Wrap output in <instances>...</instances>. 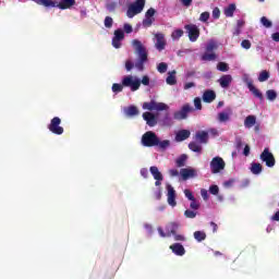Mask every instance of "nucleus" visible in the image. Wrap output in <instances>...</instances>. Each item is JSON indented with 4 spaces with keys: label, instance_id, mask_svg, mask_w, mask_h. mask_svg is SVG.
<instances>
[{
    "label": "nucleus",
    "instance_id": "1",
    "mask_svg": "<svg viewBox=\"0 0 279 279\" xmlns=\"http://www.w3.org/2000/svg\"><path fill=\"white\" fill-rule=\"evenodd\" d=\"M132 46L137 56V60H136L135 64L131 60H128L125 62L126 71L133 70L134 66H135V69H137V71H145V62H147V60H148L147 48H145L143 43H141V40H138V39H133Z\"/></svg>",
    "mask_w": 279,
    "mask_h": 279
},
{
    "label": "nucleus",
    "instance_id": "18",
    "mask_svg": "<svg viewBox=\"0 0 279 279\" xmlns=\"http://www.w3.org/2000/svg\"><path fill=\"white\" fill-rule=\"evenodd\" d=\"M143 119L146 121L149 128H154L157 125L158 121L156 120V116L149 111L143 113Z\"/></svg>",
    "mask_w": 279,
    "mask_h": 279
},
{
    "label": "nucleus",
    "instance_id": "21",
    "mask_svg": "<svg viewBox=\"0 0 279 279\" xmlns=\"http://www.w3.org/2000/svg\"><path fill=\"white\" fill-rule=\"evenodd\" d=\"M218 84H220L221 88H230V84H232V75L225 74L218 80Z\"/></svg>",
    "mask_w": 279,
    "mask_h": 279
},
{
    "label": "nucleus",
    "instance_id": "16",
    "mask_svg": "<svg viewBox=\"0 0 279 279\" xmlns=\"http://www.w3.org/2000/svg\"><path fill=\"white\" fill-rule=\"evenodd\" d=\"M155 38H156V49L158 50V51H162V50H165V47H167V41L165 40V34H162V33H157L156 35H155Z\"/></svg>",
    "mask_w": 279,
    "mask_h": 279
},
{
    "label": "nucleus",
    "instance_id": "27",
    "mask_svg": "<svg viewBox=\"0 0 279 279\" xmlns=\"http://www.w3.org/2000/svg\"><path fill=\"white\" fill-rule=\"evenodd\" d=\"M251 172L254 175H260V173H263V165H260L258 162H252L251 163Z\"/></svg>",
    "mask_w": 279,
    "mask_h": 279
},
{
    "label": "nucleus",
    "instance_id": "53",
    "mask_svg": "<svg viewBox=\"0 0 279 279\" xmlns=\"http://www.w3.org/2000/svg\"><path fill=\"white\" fill-rule=\"evenodd\" d=\"M208 19H210V13H208V12H203L199 16V21H202L203 23H206V21H208Z\"/></svg>",
    "mask_w": 279,
    "mask_h": 279
},
{
    "label": "nucleus",
    "instance_id": "29",
    "mask_svg": "<svg viewBox=\"0 0 279 279\" xmlns=\"http://www.w3.org/2000/svg\"><path fill=\"white\" fill-rule=\"evenodd\" d=\"M234 12H236V4L231 3L227 8H225V16L232 17L234 16Z\"/></svg>",
    "mask_w": 279,
    "mask_h": 279
},
{
    "label": "nucleus",
    "instance_id": "14",
    "mask_svg": "<svg viewBox=\"0 0 279 279\" xmlns=\"http://www.w3.org/2000/svg\"><path fill=\"white\" fill-rule=\"evenodd\" d=\"M246 86L254 97H256L259 101H263V93H260V90L254 86V82L252 80H246Z\"/></svg>",
    "mask_w": 279,
    "mask_h": 279
},
{
    "label": "nucleus",
    "instance_id": "3",
    "mask_svg": "<svg viewBox=\"0 0 279 279\" xmlns=\"http://www.w3.org/2000/svg\"><path fill=\"white\" fill-rule=\"evenodd\" d=\"M145 9V0H135L133 3H131L126 10V16L129 19H134L136 14H141L143 10Z\"/></svg>",
    "mask_w": 279,
    "mask_h": 279
},
{
    "label": "nucleus",
    "instance_id": "52",
    "mask_svg": "<svg viewBox=\"0 0 279 279\" xmlns=\"http://www.w3.org/2000/svg\"><path fill=\"white\" fill-rule=\"evenodd\" d=\"M241 47H243V49H251L252 48V43L248 39H244L241 43Z\"/></svg>",
    "mask_w": 279,
    "mask_h": 279
},
{
    "label": "nucleus",
    "instance_id": "26",
    "mask_svg": "<svg viewBox=\"0 0 279 279\" xmlns=\"http://www.w3.org/2000/svg\"><path fill=\"white\" fill-rule=\"evenodd\" d=\"M149 171H150L154 180H165V177H162V172H160V170H158V167L153 166L149 168Z\"/></svg>",
    "mask_w": 279,
    "mask_h": 279
},
{
    "label": "nucleus",
    "instance_id": "60",
    "mask_svg": "<svg viewBox=\"0 0 279 279\" xmlns=\"http://www.w3.org/2000/svg\"><path fill=\"white\" fill-rule=\"evenodd\" d=\"M201 195L205 202H208V191L206 189L201 190Z\"/></svg>",
    "mask_w": 279,
    "mask_h": 279
},
{
    "label": "nucleus",
    "instance_id": "6",
    "mask_svg": "<svg viewBox=\"0 0 279 279\" xmlns=\"http://www.w3.org/2000/svg\"><path fill=\"white\" fill-rule=\"evenodd\" d=\"M191 112H195V109L190 104H185L179 111L173 113V119L175 121H184V119H189Z\"/></svg>",
    "mask_w": 279,
    "mask_h": 279
},
{
    "label": "nucleus",
    "instance_id": "45",
    "mask_svg": "<svg viewBox=\"0 0 279 279\" xmlns=\"http://www.w3.org/2000/svg\"><path fill=\"white\" fill-rule=\"evenodd\" d=\"M112 93H123V84L114 83L112 85Z\"/></svg>",
    "mask_w": 279,
    "mask_h": 279
},
{
    "label": "nucleus",
    "instance_id": "42",
    "mask_svg": "<svg viewBox=\"0 0 279 279\" xmlns=\"http://www.w3.org/2000/svg\"><path fill=\"white\" fill-rule=\"evenodd\" d=\"M169 145H171V142L169 140H165L161 141L159 140L158 145H156V147H159V149H167V147H169Z\"/></svg>",
    "mask_w": 279,
    "mask_h": 279
},
{
    "label": "nucleus",
    "instance_id": "63",
    "mask_svg": "<svg viewBox=\"0 0 279 279\" xmlns=\"http://www.w3.org/2000/svg\"><path fill=\"white\" fill-rule=\"evenodd\" d=\"M172 236L174 238V241H186V238H184L182 234H178V232Z\"/></svg>",
    "mask_w": 279,
    "mask_h": 279
},
{
    "label": "nucleus",
    "instance_id": "36",
    "mask_svg": "<svg viewBox=\"0 0 279 279\" xmlns=\"http://www.w3.org/2000/svg\"><path fill=\"white\" fill-rule=\"evenodd\" d=\"M156 22V17H149L145 15V19L142 22L143 27H151L154 23Z\"/></svg>",
    "mask_w": 279,
    "mask_h": 279
},
{
    "label": "nucleus",
    "instance_id": "40",
    "mask_svg": "<svg viewBox=\"0 0 279 279\" xmlns=\"http://www.w3.org/2000/svg\"><path fill=\"white\" fill-rule=\"evenodd\" d=\"M217 69H218V71H221L222 73L230 71V66H228V63H226V62H219L217 64Z\"/></svg>",
    "mask_w": 279,
    "mask_h": 279
},
{
    "label": "nucleus",
    "instance_id": "39",
    "mask_svg": "<svg viewBox=\"0 0 279 279\" xmlns=\"http://www.w3.org/2000/svg\"><path fill=\"white\" fill-rule=\"evenodd\" d=\"M266 97L269 99V101H275L276 97H278V94L274 89H268L266 92Z\"/></svg>",
    "mask_w": 279,
    "mask_h": 279
},
{
    "label": "nucleus",
    "instance_id": "64",
    "mask_svg": "<svg viewBox=\"0 0 279 279\" xmlns=\"http://www.w3.org/2000/svg\"><path fill=\"white\" fill-rule=\"evenodd\" d=\"M271 38H272V40H275V43H279V33L277 32V33H274L272 35H271Z\"/></svg>",
    "mask_w": 279,
    "mask_h": 279
},
{
    "label": "nucleus",
    "instance_id": "44",
    "mask_svg": "<svg viewBox=\"0 0 279 279\" xmlns=\"http://www.w3.org/2000/svg\"><path fill=\"white\" fill-rule=\"evenodd\" d=\"M260 23L262 25H264V27H267V28L272 27L274 25L271 21H269V19H267L266 16L260 17Z\"/></svg>",
    "mask_w": 279,
    "mask_h": 279
},
{
    "label": "nucleus",
    "instance_id": "57",
    "mask_svg": "<svg viewBox=\"0 0 279 279\" xmlns=\"http://www.w3.org/2000/svg\"><path fill=\"white\" fill-rule=\"evenodd\" d=\"M168 173L170 178H178V175H180V171H178V169H170Z\"/></svg>",
    "mask_w": 279,
    "mask_h": 279
},
{
    "label": "nucleus",
    "instance_id": "51",
    "mask_svg": "<svg viewBox=\"0 0 279 279\" xmlns=\"http://www.w3.org/2000/svg\"><path fill=\"white\" fill-rule=\"evenodd\" d=\"M209 193H210L211 195H219V186H218V185H211V186L209 187Z\"/></svg>",
    "mask_w": 279,
    "mask_h": 279
},
{
    "label": "nucleus",
    "instance_id": "13",
    "mask_svg": "<svg viewBox=\"0 0 279 279\" xmlns=\"http://www.w3.org/2000/svg\"><path fill=\"white\" fill-rule=\"evenodd\" d=\"M182 180H191V178H197V170L193 168H182L180 170Z\"/></svg>",
    "mask_w": 279,
    "mask_h": 279
},
{
    "label": "nucleus",
    "instance_id": "43",
    "mask_svg": "<svg viewBox=\"0 0 279 279\" xmlns=\"http://www.w3.org/2000/svg\"><path fill=\"white\" fill-rule=\"evenodd\" d=\"M199 201H197L196 198L192 199L191 203H190V208L192 210H199Z\"/></svg>",
    "mask_w": 279,
    "mask_h": 279
},
{
    "label": "nucleus",
    "instance_id": "46",
    "mask_svg": "<svg viewBox=\"0 0 279 279\" xmlns=\"http://www.w3.org/2000/svg\"><path fill=\"white\" fill-rule=\"evenodd\" d=\"M168 65L165 62L158 64L157 70L159 73H167Z\"/></svg>",
    "mask_w": 279,
    "mask_h": 279
},
{
    "label": "nucleus",
    "instance_id": "35",
    "mask_svg": "<svg viewBox=\"0 0 279 279\" xmlns=\"http://www.w3.org/2000/svg\"><path fill=\"white\" fill-rule=\"evenodd\" d=\"M184 36V31L182 28L174 29L171 34L172 40H180Z\"/></svg>",
    "mask_w": 279,
    "mask_h": 279
},
{
    "label": "nucleus",
    "instance_id": "48",
    "mask_svg": "<svg viewBox=\"0 0 279 279\" xmlns=\"http://www.w3.org/2000/svg\"><path fill=\"white\" fill-rule=\"evenodd\" d=\"M113 23H114V21L112 20V17H110V16L105 17V27H107L108 29H110V27H112Z\"/></svg>",
    "mask_w": 279,
    "mask_h": 279
},
{
    "label": "nucleus",
    "instance_id": "38",
    "mask_svg": "<svg viewBox=\"0 0 279 279\" xmlns=\"http://www.w3.org/2000/svg\"><path fill=\"white\" fill-rule=\"evenodd\" d=\"M184 217H186V219H195L197 217V211H195V209H186L184 211Z\"/></svg>",
    "mask_w": 279,
    "mask_h": 279
},
{
    "label": "nucleus",
    "instance_id": "61",
    "mask_svg": "<svg viewBox=\"0 0 279 279\" xmlns=\"http://www.w3.org/2000/svg\"><path fill=\"white\" fill-rule=\"evenodd\" d=\"M234 182H235L234 179H230V180H228V181H226V182L223 183V186H226V189H230V186H233V185H234Z\"/></svg>",
    "mask_w": 279,
    "mask_h": 279
},
{
    "label": "nucleus",
    "instance_id": "55",
    "mask_svg": "<svg viewBox=\"0 0 279 279\" xmlns=\"http://www.w3.org/2000/svg\"><path fill=\"white\" fill-rule=\"evenodd\" d=\"M184 195L187 199H190V202L195 199V196L193 195V192H191V190H184Z\"/></svg>",
    "mask_w": 279,
    "mask_h": 279
},
{
    "label": "nucleus",
    "instance_id": "56",
    "mask_svg": "<svg viewBox=\"0 0 279 279\" xmlns=\"http://www.w3.org/2000/svg\"><path fill=\"white\" fill-rule=\"evenodd\" d=\"M157 230L159 232V236H161L162 239H166V236H170V233H168L167 231L165 232L161 227H158Z\"/></svg>",
    "mask_w": 279,
    "mask_h": 279
},
{
    "label": "nucleus",
    "instance_id": "5",
    "mask_svg": "<svg viewBox=\"0 0 279 279\" xmlns=\"http://www.w3.org/2000/svg\"><path fill=\"white\" fill-rule=\"evenodd\" d=\"M62 119L59 117H54L50 120V123L48 124V130L52 134H56L57 136H62L64 134V128L61 126Z\"/></svg>",
    "mask_w": 279,
    "mask_h": 279
},
{
    "label": "nucleus",
    "instance_id": "54",
    "mask_svg": "<svg viewBox=\"0 0 279 279\" xmlns=\"http://www.w3.org/2000/svg\"><path fill=\"white\" fill-rule=\"evenodd\" d=\"M123 29H124L125 34H132V32H134V28L132 27V25L128 24V23H125L123 25Z\"/></svg>",
    "mask_w": 279,
    "mask_h": 279
},
{
    "label": "nucleus",
    "instance_id": "9",
    "mask_svg": "<svg viewBox=\"0 0 279 279\" xmlns=\"http://www.w3.org/2000/svg\"><path fill=\"white\" fill-rule=\"evenodd\" d=\"M209 167H210L211 173L214 174L221 173V171L226 169V161L223 160V158L217 156L211 159Z\"/></svg>",
    "mask_w": 279,
    "mask_h": 279
},
{
    "label": "nucleus",
    "instance_id": "62",
    "mask_svg": "<svg viewBox=\"0 0 279 279\" xmlns=\"http://www.w3.org/2000/svg\"><path fill=\"white\" fill-rule=\"evenodd\" d=\"M141 84H143L144 86H149V76L144 75L142 77Z\"/></svg>",
    "mask_w": 279,
    "mask_h": 279
},
{
    "label": "nucleus",
    "instance_id": "30",
    "mask_svg": "<svg viewBox=\"0 0 279 279\" xmlns=\"http://www.w3.org/2000/svg\"><path fill=\"white\" fill-rule=\"evenodd\" d=\"M196 140L199 141V143H208V132L206 131H198L196 132Z\"/></svg>",
    "mask_w": 279,
    "mask_h": 279
},
{
    "label": "nucleus",
    "instance_id": "20",
    "mask_svg": "<svg viewBox=\"0 0 279 279\" xmlns=\"http://www.w3.org/2000/svg\"><path fill=\"white\" fill-rule=\"evenodd\" d=\"M215 99H217V94L215 93V90L207 89L204 92L203 101L205 104H213V101H215Z\"/></svg>",
    "mask_w": 279,
    "mask_h": 279
},
{
    "label": "nucleus",
    "instance_id": "12",
    "mask_svg": "<svg viewBox=\"0 0 279 279\" xmlns=\"http://www.w3.org/2000/svg\"><path fill=\"white\" fill-rule=\"evenodd\" d=\"M124 38L125 33L123 32V29H116L112 38V47H114V49H121V40H123Z\"/></svg>",
    "mask_w": 279,
    "mask_h": 279
},
{
    "label": "nucleus",
    "instance_id": "41",
    "mask_svg": "<svg viewBox=\"0 0 279 279\" xmlns=\"http://www.w3.org/2000/svg\"><path fill=\"white\" fill-rule=\"evenodd\" d=\"M267 80H269V73L267 70H264L259 73L258 82H267Z\"/></svg>",
    "mask_w": 279,
    "mask_h": 279
},
{
    "label": "nucleus",
    "instance_id": "59",
    "mask_svg": "<svg viewBox=\"0 0 279 279\" xmlns=\"http://www.w3.org/2000/svg\"><path fill=\"white\" fill-rule=\"evenodd\" d=\"M219 16H221V11L219 10V8H215L213 10V19H219Z\"/></svg>",
    "mask_w": 279,
    "mask_h": 279
},
{
    "label": "nucleus",
    "instance_id": "10",
    "mask_svg": "<svg viewBox=\"0 0 279 279\" xmlns=\"http://www.w3.org/2000/svg\"><path fill=\"white\" fill-rule=\"evenodd\" d=\"M259 158L262 162L266 163V167H276V157H274V154L269 151V148H264Z\"/></svg>",
    "mask_w": 279,
    "mask_h": 279
},
{
    "label": "nucleus",
    "instance_id": "17",
    "mask_svg": "<svg viewBox=\"0 0 279 279\" xmlns=\"http://www.w3.org/2000/svg\"><path fill=\"white\" fill-rule=\"evenodd\" d=\"M230 117H232V108H227L226 111L219 112L217 119L219 123H228L230 121Z\"/></svg>",
    "mask_w": 279,
    "mask_h": 279
},
{
    "label": "nucleus",
    "instance_id": "8",
    "mask_svg": "<svg viewBox=\"0 0 279 279\" xmlns=\"http://www.w3.org/2000/svg\"><path fill=\"white\" fill-rule=\"evenodd\" d=\"M144 110H149L150 112H154L156 110L157 112H162V110H169V106L165 102H157L156 100H150L149 102L143 104Z\"/></svg>",
    "mask_w": 279,
    "mask_h": 279
},
{
    "label": "nucleus",
    "instance_id": "49",
    "mask_svg": "<svg viewBox=\"0 0 279 279\" xmlns=\"http://www.w3.org/2000/svg\"><path fill=\"white\" fill-rule=\"evenodd\" d=\"M108 12H114L117 10V2H108L106 4Z\"/></svg>",
    "mask_w": 279,
    "mask_h": 279
},
{
    "label": "nucleus",
    "instance_id": "33",
    "mask_svg": "<svg viewBox=\"0 0 279 279\" xmlns=\"http://www.w3.org/2000/svg\"><path fill=\"white\" fill-rule=\"evenodd\" d=\"M189 149L195 154H202V145L197 144V142H191L189 144Z\"/></svg>",
    "mask_w": 279,
    "mask_h": 279
},
{
    "label": "nucleus",
    "instance_id": "19",
    "mask_svg": "<svg viewBox=\"0 0 279 279\" xmlns=\"http://www.w3.org/2000/svg\"><path fill=\"white\" fill-rule=\"evenodd\" d=\"M170 250L175 256H184L186 254V250L184 248V245L180 243H174L170 245Z\"/></svg>",
    "mask_w": 279,
    "mask_h": 279
},
{
    "label": "nucleus",
    "instance_id": "22",
    "mask_svg": "<svg viewBox=\"0 0 279 279\" xmlns=\"http://www.w3.org/2000/svg\"><path fill=\"white\" fill-rule=\"evenodd\" d=\"M191 136V131L189 130H181L175 135V141L178 143H182V141H186Z\"/></svg>",
    "mask_w": 279,
    "mask_h": 279
},
{
    "label": "nucleus",
    "instance_id": "37",
    "mask_svg": "<svg viewBox=\"0 0 279 279\" xmlns=\"http://www.w3.org/2000/svg\"><path fill=\"white\" fill-rule=\"evenodd\" d=\"M189 156L186 155H181L179 158H177L175 160V165L177 167H184L186 165V160H187Z\"/></svg>",
    "mask_w": 279,
    "mask_h": 279
},
{
    "label": "nucleus",
    "instance_id": "4",
    "mask_svg": "<svg viewBox=\"0 0 279 279\" xmlns=\"http://www.w3.org/2000/svg\"><path fill=\"white\" fill-rule=\"evenodd\" d=\"M122 86L130 88L132 93H136L141 88V80L132 75L124 76L122 78Z\"/></svg>",
    "mask_w": 279,
    "mask_h": 279
},
{
    "label": "nucleus",
    "instance_id": "25",
    "mask_svg": "<svg viewBox=\"0 0 279 279\" xmlns=\"http://www.w3.org/2000/svg\"><path fill=\"white\" fill-rule=\"evenodd\" d=\"M201 60H203V62H214V60H217V54L215 52L205 51V53L202 54Z\"/></svg>",
    "mask_w": 279,
    "mask_h": 279
},
{
    "label": "nucleus",
    "instance_id": "47",
    "mask_svg": "<svg viewBox=\"0 0 279 279\" xmlns=\"http://www.w3.org/2000/svg\"><path fill=\"white\" fill-rule=\"evenodd\" d=\"M215 49H217V44H215L214 41L207 44V46H206L207 52L213 53V51H215Z\"/></svg>",
    "mask_w": 279,
    "mask_h": 279
},
{
    "label": "nucleus",
    "instance_id": "2",
    "mask_svg": "<svg viewBox=\"0 0 279 279\" xmlns=\"http://www.w3.org/2000/svg\"><path fill=\"white\" fill-rule=\"evenodd\" d=\"M37 5H44V8H59V10H69L75 5V0H33Z\"/></svg>",
    "mask_w": 279,
    "mask_h": 279
},
{
    "label": "nucleus",
    "instance_id": "34",
    "mask_svg": "<svg viewBox=\"0 0 279 279\" xmlns=\"http://www.w3.org/2000/svg\"><path fill=\"white\" fill-rule=\"evenodd\" d=\"M194 239L198 243H202V241H206V232L205 231H195Z\"/></svg>",
    "mask_w": 279,
    "mask_h": 279
},
{
    "label": "nucleus",
    "instance_id": "28",
    "mask_svg": "<svg viewBox=\"0 0 279 279\" xmlns=\"http://www.w3.org/2000/svg\"><path fill=\"white\" fill-rule=\"evenodd\" d=\"M256 125V116H247L244 120V128H254Z\"/></svg>",
    "mask_w": 279,
    "mask_h": 279
},
{
    "label": "nucleus",
    "instance_id": "15",
    "mask_svg": "<svg viewBox=\"0 0 279 279\" xmlns=\"http://www.w3.org/2000/svg\"><path fill=\"white\" fill-rule=\"evenodd\" d=\"M167 197H168V204L169 206H178V203L175 202V190L173 189V186H171V184L167 185Z\"/></svg>",
    "mask_w": 279,
    "mask_h": 279
},
{
    "label": "nucleus",
    "instance_id": "32",
    "mask_svg": "<svg viewBox=\"0 0 279 279\" xmlns=\"http://www.w3.org/2000/svg\"><path fill=\"white\" fill-rule=\"evenodd\" d=\"M166 82L169 86H175V84H178V80L175 78V70H173L172 72H169V75L166 78Z\"/></svg>",
    "mask_w": 279,
    "mask_h": 279
},
{
    "label": "nucleus",
    "instance_id": "31",
    "mask_svg": "<svg viewBox=\"0 0 279 279\" xmlns=\"http://www.w3.org/2000/svg\"><path fill=\"white\" fill-rule=\"evenodd\" d=\"M160 121L162 125H166V128H171V125H173V119H171V114H169V112H166Z\"/></svg>",
    "mask_w": 279,
    "mask_h": 279
},
{
    "label": "nucleus",
    "instance_id": "24",
    "mask_svg": "<svg viewBox=\"0 0 279 279\" xmlns=\"http://www.w3.org/2000/svg\"><path fill=\"white\" fill-rule=\"evenodd\" d=\"M124 113L126 114V117H137V114L140 113L138 107L131 105L124 109Z\"/></svg>",
    "mask_w": 279,
    "mask_h": 279
},
{
    "label": "nucleus",
    "instance_id": "50",
    "mask_svg": "<svg viewBox=\"0 0 279 279\" xmlns=\"http://www.w3.org/2000/svg\"><path fill=\"white\" fill-rule=\"evenodd\" d=\"M194 106L196 110H202V98L199 97L194 98Z\"/></svg>",
    "mask_w": 279,
    "mask_h": 279
},
{
    "label": "nucleus",
    "instance_id": "58",
    "mask_svg": "<svg viewBox=\"0 0 279 279\" xmlns=\"http://www.w3.org/2000/svg\"><path fill=\"white\" fill-rule=\"evenodd\" d=\"M145 16L154 17L156 16V9L150 8L146 11Z\"/></svg>",
    "mask_w": 279,
    "mask_h": 279
},
{
    "label": "nucleus",
    "instance_id": "7",
    "mask_svg": "<svg viewBox=\"0 0 279 279\" xmlns=\"http://www.w3.org/2000/svg\"><path fill=\"white\" fill-rule=\"evenodd\" d=\"M159 138L156 133L151 131H147L143 136H142V144L144 147H156L158 145Z\"/></svg>",
    "mask_w": 279,
    "mask_h": 279
},
{
    "label": "nucleus",
    "instance_id": "11",
    "mask_svg": "<svg viewBox=\"0 0 279 279\" xmlns=\"http://www.w3.org/2000/svg\"><path fill=\"white\" fill-rule=\"evenodd\" d=\"M184 29L186 31L190 41L197 43V38H199V27L195 24H186Z\"/></svg>",
    "mask_w": 279,
    "mask_h": 279
},
{
    "label": "nucleus",
    "instance_id": "23",
    "mask_svg": "<svg viewBox=\"0 0 279 279\" xmlns=\"http://www.w3.org/2000/svg\"><path fill=\"white\" fill-rule=\"evenodd\" d=\"M180 228V223L178 222H169L166 226V232H168V234H170V236L173 234H175L178 232V229Z\"/></svg>",
    "mask_w": 279,
    "mask_h": 279
}]
</instances>
